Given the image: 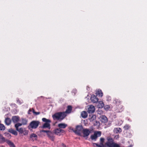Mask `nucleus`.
<instances>
[{"instance_id": "393cba45", "label": "nucleus", "mask_w": 147, "mask_h": 147, "mask_svg": "<svg viewBox=\"0 0 147 147\" xmlns=\"http://www.w3.org/2000/svg\"><path fill=\"white\" fill-rule=\"evenodd\" d=\"M9 131L15 135L17 136L18 135V133L17 131L13 129H9Z\"/></svg>"}, {"instance_id": "e433bc0d", "label": "nucleus", "mask_w": 147, "mask_h": 147, "mask_svg": "<svg viewBox=\"0 0 147 147\" xmlns=\"http://www.w3.org/2000/svg\"><path fill=\"white\" fill-rule=\"evenodd\" d=\"M62 147H66L65 145L64 144H61Z\"/></svg>"}, {"instance_id": "4be33fe9", "label": "nucleus", "mask_w": 147, "mask_h": 147, "mask_svg": "<svg viewBox=\"0 0 147 147\" xmlns=\"http://www.w3.org/2000/svg\"><path fill=\"white\" fill-rule=\"evenodd\" d=\"M121 129L119 127L115 128L114 129V131L116 133H120L121 132Z\"/></svg>"}, {"instance_id": "f3484780", "label": "nucleus", "mask_w": 147, "mask_h": 147, "mask_svg": "<svg viewBox=\"0 0 147 147\" xmlns=\"http://www.w3.org/2000/svg\"><path fill=\"white\" fill-rule=\"evenodd\" d=\"M98 107L99 108H102L104 106L103 102L102 101H100L98 102Z\"/></svg>"}, {"instance_id": "ea45409f", "label": "nucleus", "mask_w": 147, "mask_h": 147, "mask_svg": "<svg viewBox=\"0 0 147 147\" xmlns=\"http://www.w3.org/2000/svg\"><path fill=\"white\" fill-rule=\"evenodd\" d=\"M117 100H115V103H116V104L118 105V103L117 101Z\"/></svg>"}, {"instance_id": "0eeeda50", "label": "nucleus", "mask_w": 147, "mask_h": 147, "mask_svg": "<svg viewBox=\"0 0 147 147\" xmlns=\"http://www.w3.org/2000/svg\"><path fill=\"white\" fill-rule=\"evenodd\" d=\"M82 133L83 134V137H86L88 136L91 133V130L87 129H84L82 130Z\"/></svg>"}, {"instance_id": "20e7f679", "label": "nucleus", "mask_w": 147, "mask_h": 147, "mask_svg": "<svg viewBox=\"0 0 147 147\" xmlns=\"http://www.w3.org/2000/svg\"><path fill=\"white\" fill-rule=\"evenodd\" d=\"M101 134V132L100 131H95L94 132V134L91 135L90 138L93 141L96 140L98 137H100Z\"/></svg>"}, {"instance_id": "dca6fc26", "label": "nucleus", "mask_w": 147, "mask_h": 147, "mask_svg": "<svg viewBox=\"0 0 147 147\" xmlns=\"http://www.w3.org/2000/svg\"><path fill=\"white\" fill-rule=\"evenodd\" d=\"M12 121L14 123H17L19 120V118L18 116H15L13 117L12 119Z\"/></svg>"}, {"instance_id": "39448f33", "label": "nucleus", "mask_w": 147, "mask_h": 147, "mask_svg": "<svg viewBox=\"0 0 147 147\" xmlns=\"http://www.w3.org/2000/svg\"><path fill=\"white\" fill-rule=\"evenodd\" d=\"M43 121L45 122L42 126L43 128H48L50 129V123L51 122V121L49 119H47L45 118H43L42 119Z\"/></svg>"}, {"instance_id": "f704fd0d", "label": "nucleus", "mask_w": 147, "mask_h": 147, "mask_svg": "<svg viewBox=\"0 0 147 147\" xmlns=\"http://www.w3.org/2000/svg\"><path fill=\"white\" fill-rule=\"evenodd\" d=\"M41 131L42 132H44L47 133V134L48 132H49V131H47V130H42Z\"/></svg>"}, {"instance_id": "2f4dec72", "label": "nucleus", "mask_w": 147, "mask_h": 147, "mask_svg": "<svg viewBox=\"0 0 147 147\" xmlns=\"http://www.w3.org/2000/svg\"><path fill=\"white\" fill-rule=\"evenodd\" d=\"M130 126L129 125H126L124 127V129L125 130H127L129 128Z\"/></svg>"}, {"instance_id": "f03ea898", "label": "nucleus", "mask_w": 147, "mask_h": 147, "mask_svg": "<svg viewBox=\"0 0 147 147\" xmlns=\"http://www.w3.org/2000/svg\"><path fill=\"white\" fill-rule=\"evenodd\" d=\"M107 141L106 142L107 147H120L119 145L113 142V138L110 137L107 138Z\"/></svg>"}, {"instance_id": "6ab92c4d", "label": "nucleus", "mask_w": 147, "mask_h": 147, "mask_svg": "<svg viewBox=\"0 0 147 147\" xmlns=\"http://www.w3.org/2000/svg\"><path fill=\"white\" fill-rule=\"evenodd\" d=\"M67 126V125L66 124L63 123H61L59 124L58 125V127H59V128H65Z\"/></svg>"}, {"instance_id": "b1692460", "label": "nucleus", "mask_w": 147, "mask_h": 147, "mask_svg": "<svg viewBox=\"0 0 147 147\" xmlns=\"http://www.w3.org/2000/svg\"><path fill=\"white\" fill-rule=\"evenodd\" d=\"M72 110V107L71 106H68L67 107V109L66 111L65 112L66 114V113H69L71 112V111Z\"/></svg>"}, {"instance_id": "4468645a", "label": "nucleus", "mask_w": 147, "mask_h": 147, "mask_svg": "<svg viewBox=\"0 0 147 147\" xmlns=\"http://www.w3.org/2000/svg\"><path fill=\"white\" fill-rule=\"evenodd\" d=\"M47 135L48 137L50 138V140L53 141L54 140L55 138L53 133L49 131V132L47 134Z\"/></svg>"}, {"instance_id": "ddd939ff", "label": "nucleus", "mask_w": 147, "mask_h": 147, "mask_svg": "<svg viewBox=\"0 0 147 147\" xmlns=\"http://www.w3.org/2000/svg\"><path fill=\"white\" fill-rule=\"evenodd\" d=\"M105 140V139L104 138H100V146H101L102 147H107V145L106 144V142L105 143V144H103V142H104Z\"/></svg>"}, {"instance_id": "58836bf2", "label": "nucleus", "mask_w": 147, "mask_h": 147, "mask_svg": "<svg viewBox=\"0 0 147 147\" xmlns=\"http://www.w3.org/2000/svg\"><path fill=\"white\" fill-rule=\"evenodd\" d=\"M123 123V121H122L121 120L120 121V124H119V125H121Z\"/></svg>"}, {"instance_id": "423d86ee", "label": "nucleus", "mask_w": 147, "mask_h": 147, "mask_svg": "<svg viewBox=\"0 0 147 147\" xmlns=\"http://www.w3.org/2000/svg\"><path fill=\"white\" fill-rule=\"evenodd\" d=\"M18 132L21 134H23L24 135H27L28 134V131L26 130L25 128H20L16 129Z\"/></svg>"}, {"instance_id": "c85d7f7f", "label": "nucleus", "mask_w": 147, "mask_h": 147, "mask_svg": "<svg viewBox=\"0 0 147 147\" xmlns=\"http://www.w3.org/2000/svg\"><path fill=\"white\" fill-rule=\"evenodd\" d=\"M5 129L4 125L2 124H0V130H4Z\"/></svg>"}, {"instance_id": "aec40b11", "label": "nucleus", "mask_w": 147, "mask_h": 147, "mask_svg": "<svg viewBox=\"0 0 147 147\" xmlns=\"http://www.w3.org/2000/svg\"><path fill=\"white\" fill-rule=\"evenodd\" d=\"M96 94L97 96L102 97L103 96V93L101 90H98L96 92Z\"/></svg>"}, {"instance_id": "f257e3e1", "label": "nucleus", "mask_w": 147, "mask_h": 147, "mask_svg": "<svg viewBox=\"0 0 147 147\" xmlns=\"http://www.w3.org/2000/svg\"><path fill=\"white\" fill-rule=\"evenodd\" d=\"M65 112H60L55 113L52 115V117L54 120H62L66 116Z\"/></svg>"}, {"instance_id": "72a5a7b5", "label": "nucleus", "mask_w": 147, "mask_h": 147, "mask_svg": "<svg viewBox=\"0 0 147 147\" xmlns=\"http://www.w3.org/2000/svg\"><path fill=\"white\" fill-rule=\"evenodd\" d=\"M93 145L94 146H96L98 147H102L101 146H99L100 145V144H98L96 143H93Z\"/></svg>"}, {"instance_id": "412c9836", "label": "nucleus", "mask_w": 147, "mask_h": 147, "mask_svg": "<svg viewBox=\"0 0 147 147\" xmlns=\"http://www.w3.org/2000/svg\"><path fill=\"white\" fill-rule=\"evenodd\" d=\"M81 115L83 118H85L87 117L88 114L86 111H83L81 113Z\"/></svg>"}, {"instance_id": "9b49d317", "label": "nucleus", "mask_w": 147, "mask_h": 147, "mask_svg": "<svg viewBox=\"0 0 147 147\" xmlns=\"http://www.w3.org/2000/svg\"><path fill=\"white\" fill-rule=\"evenodd\" d=\"M30 138L32 141H34L37 140L38 136L36 134L32 133L30 134Z\"/></svg>"}, {"instance_id": "7ed1b4c3", "label": "nucleus", "mask_w": 147, "mask_h": 147, "mask_svg": "<svg viewBox=\"0 0 147 147\" xmlns=\"http://www.w3.org/2000/svg\"><path fill=\"white\" fill-rule=\"evenodd\" d=\"M39 123L38 121H32L29 124L28 128L30 130H32V129H36L38 127Z\"/></svg>"}, {"instance_id": "6e6552de", "label": "nucleus", "mask_w": 147, "mask_h": 147, "mask_svg": "<svg viewBox=\"0 0 147 147\" xmlns=\"http://www.w3.org/2000/svg\"><path fill=\"white\" fill-rule=\"evenodd\" d=\"M83 127L82 126L78 125L76 126V130L74 132L80 135V134L81 132L83 130Z\"/></svg>"}, {"instance_id": "cd10ccee", "label": "nucleus", "mask_w": 147, "mask_h": 147, "mask_svg": "<svg viewBox=\"0 0 147 147\" xmlns=\"http://www.w3.org/2000/svg\"><path fill=\"white\" fill-rule=\"evenodd\" d=\"M22 125H25L26 124L27 122V120L25 119H22Z\"/></svg>"}, {"instance_id": "a211bd4d", "label": "nucleus", "mask_w": 147, "mask_h": 147, "mask_svg": "<svg viewBox=\"0 0 147 147\" xmlns=\"http://www.w3.org/2000/svg\"><path fill=\"white\" fill-rule=\"evenodd\" d=\"M7 143L10 147H15V146L13 142L11 141L8 140L6 141Z\"/></svg>"}, {"instance_id": "1a4fd4ad", "label": "nucleus", "mask_w": 147, "mask_h": 147, "mask_svg": "<svg viewBox=\"0 0 147 147\" xmlns=\"http://www.w3.org/2000/svg\"><path fill=\"white\" fill-rule=\"evenodd\" d=\"M54 132L55 134L60 135L62 133H63L64 132V131L60 128H58L55 129Z\"/></svg>"}, {"instance_id": "5701e85b", "label": "nucleus", "mask_w": 147, "mask_h": 147, "mask_svg": "<svg viewBox=\"0 0 147 147\" xmlns=\"http://www.w3.org/2000/svg\"><path fill=\"white\" fill-rule=\"evenodd\" d=\"M5 123L6 125H9L11 123L10 119L8 118H6L5 120Z\"/></svg>"}, {"instance_id": "c9c22d12", "label": "nucleus", "mask_w": 147, "mask_h": 147, "mask_svg": "<svg viewBox=\"0 0 147 147\" xmlns=\"http://www.w3.org/2000/svg\"><path fill=\"white\" fill-rule=\"evenodd\" d=\"M17 100L18 103L19 104H21L22 103V102L20 100H19L18 99Z\"/></svg>"}, {"instance_id": "2eb2a0df", "label": "nucleus", "mask_w": 147, "mask_h": 147, "mask_svg": "<svg viewBox=\"0 0 147 147\" xmlns=\"http://www.w3.org/2000/svg\"><path fill=\"white\" fill-rule=\"evenodd\" d=\"M101 121L104 123H106L107 122V119L105 115H102L101 116Z\"/></svg>"}, {"instance_id": "7c9ffc66", "label": "nucleus", "mask_w": 147, "mask_h": 147, "mask_svg": "<svg viewBox=\"0 0 147 147\" xmlns=\"http://www.w3.org/2000/svg\"><path fill=\"white\" fill-rule=\"evenodd\" d=\"M110 108V107L109 105H105L104 107V109L106 111H108Z\"/></svg>"}, {"instance_id": "bb28decb", "label": "nucleus", "mask_w": 147, "mask_h": 147, "mask_svg": "<svg viewBox=\"0 0 147 147\" xmlns=\"http://www.w3.org/2000/svg\"><path fill=\"white\" fill-rule=\"evenodd\" d=\"M5 141V138L2 135H0V143H2Z\"/></svg>"}, {"instance_id": "4c0bfd02", "label": "nucleus", "mask_w": 147, "mask_h": 147, "mask_svg": "<svg viewBox=\"0 0 147 147\" xmlns=\"http://www.w3.org/2000/svg\"><path fill=\"white\" fill-rule=\"evenodd\" d=\"M32 111L31 110V109H29V110L28 111V114H30V112H31Z\"/></svg>"}, {"instance_id": "f8f14e48", "label": "nucleus", "mask_w": 147, "mask_h": 147, "mask_svg": "<svg viewBox=\"0 0 147 147\" xmlns=\"http://www.w3.org/2000/svg\"><path fill=\"white\" fill-rule=\"evenodd\" d=\"M90 99L91 101L93 103L97 102L98 100V98L97 97L94 95H92Z\"/></svg>"}, {"instance_id": "473e14b6", "label": "nucleus", "mask_w": 147, "mask_h": 147, "mask_svg": "<svg viewBox=\"0 0 147 147\" xmlns=\"http://www.w3.org/2000/svg\"><path fill=\"white\" fill-rule=\"evenodd\" d=\"M32 112L34 114L36 115H39L40 113L39 112H35L34 110L33 109H32Z\"/></svg>"}, {"instance_id": "9d476101", "label": "nucleus", "mask_w": 147, "mask_h": 147, "mask_svg": "<svg viewBox=\"0 0 147 147\" xmlns=\"http://www.w3.org/2000/svg\"><path fill=\"white\" fill-rule=\"evenodd\" d=\"M95 110V108L94 106L91 105L88 108V112L89 113H94Z\"/></svg>"}, {"instance_id": "a19ab883", "label": "nucleus", "mask_w": 147, "mask_h": 147, "mask_svg": "<svg viewBox=\"0 0 147 147\" xmlns=\"http://www.w3.org/2000/svg\"><path fill=\"white\" fill-rule=\"evenodd\" d=\"M115 137H117V138H118L119 137V135H117V136H116Z\"/></svg>"}, {"instance_id": "a878e982", "label": "nucleus", "mask_w": 147, "mask_h": 147, "mask_svg": "<svg viewBox=\"0 0 147 147\" xmlns=\"http://www.w3.org/2000/svg\"><path fill=\"white\" fill-rule=\"evenodd\" d=\"M90 117L89 118V119L91 121H93L96 119V116L95 115H90Z\"/></svg>"}, {"instance_id": "c756f323", "label": "nucleus", "mask_w": 147, "mask_h": 147, "mask_svg": "<svg viewBox=\"0 0 147 147\" xmlns=\"http://www.w3.org/2000/svg\"><path fill=\"white\" fill-rule=\"evenodd\" d=\"M22 125V123H16L15 125V127L16 128V129H18V127L19 126H21Z\"/></svg>"}]
</instances>
